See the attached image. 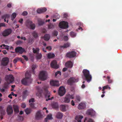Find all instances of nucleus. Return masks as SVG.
<instances>
[{
  "label": "nucleus",
  "instance_id": "1",
  "mask_svg": "<svg viewBox=\"0 0 122 122\" xmlns=\"http://www.w3.org/2000/svg\"><path fill=\"white\" fill-rule=\"evenodd\" d=\"M31 75V72L29 71H27L25 74V78L21 80L22 84L24 85H27L28 79L30 78Z\"/></svg>",
  "mask_w": 122,
  "mask_h": 122
},
{
  "label": "nucleus",
  "instance_id": "2",
  "mask_svg": "<svg viewBox=\"0 0 122 122\" xmlns=\"http://www.w3.org/2000/svg\"><path fill=\"white\" fill-rule=\"evenodd\" d=\"M82 73L86 80L88 82L90 81L92 79V76L90 74L89 71L86 69H84L82 71Z\"/></svg>",
  "mask_w": 122,
  "mask_h": 122
},
{
  "label": "nucleus",
  "instance_id": "3",
  "mask_svg": "<svg viewBox=\"0 0 122 122\" xmlns=\"http://www.w3.org/2000/svg\"><path fill=\"white\" fill-rule=\"evenodd\" d=\"M25 24L27 28L30 29L34 30L35 28V24L33 23L32 22L29 20H27L26 21Z\"/></svg>",
  "mask_w": 122,
  "mask_h": 122
},
{
  "label": "nucleus",
  "instance_id": "4",
  "mask_svg": "<svg viewBox=\"0 0 122 122\" xmlns=\"http://www.w3.org/2000/svg\"><path fill=\"white\" fill-rule=\"evenodd\" d=\"M47 73L46 71H41L39 75V78L40 80L44 81L47 79Z\"/></svg>",
  "mask_w": 122,
  "mask_h": 122
},
{
  "label": "nucleus",
  "instance_id": "5",
  "mask_svg": "<svg viewBox=\"0 0 122 122\" xmlns=\"http://www.w3.org/2000/svg\"><path fill=\"white\" fill-rule=\"evenodd\" d=\"M32 50L34 53L37 54L36 58L37 59H40L42 57V55L41 53H39V51L40 49L39 48H36V49L33 48H32Z\"/></svg>",
  "mask_w": 122,
  "mask_h": 122
},
{
  "label": "nucleus",
  "instance_id": "6",
  "mask_svg": "<svg viewBox=\"0 0 122 122\" xmlns=\"http://www.w3.org/2000/svg\"><path fill=\"white\" fill-rule=\"evenodd\" d=\"M74 98V96L73 95H70L68 94L66 95L65 97L63 98L64 102L66 103H69L71 99H73Z\"/></svg>",
  "mask_w": 122,
  "mask_h": 122
},
{
  "label": "nucleus",
  "instance_id": "7",
  "mask_svg": "<svg viewBox=\"0 0 122 122\" xmlns=\"http://www.w3.org/2000/svg\"><path fill=\"white\" fill-rule=\"evenodd\" d=\"M5 79L8 83H10L14 81V78L12 75H9L6 76Z\"/></svg>",
  "mask_w": 122,
  "mask_h": 122
},
{
  "label": "nucleus",
  "instance_id": "8",
  "mask_svg": "<svg viewBox=\"0 0 122 122\" xmlns=\"http://www.w3.org/2000/svg\"><path fill=\"white\" fill-rule=\"evenodd\" d=\"M59 26L60 28L66 29L68 27V23L67 22L63 21L59 23Z\"/></svg>",
  "mask_w": 122,
  "mask_h": 122
},
{
  "label": "nucleus",
  "instance_id": "9",
  "mask_svg": "<svg viewBox=\"0 0 122 122\" xmlns=\"http://www.w3.org/2000/svg\"><path fill=\"white\" fill-rule=\"evenodd\" d=\"M43 117V115L41 114L40 111H37L36 113L35 118L36 120H40Z\"/></svg>",
  "mask_w": 122,
  "mask_h": 122
},
{
  "label": "nucleus",
  "instance_id": "10",
  "mask_svg": "<svg viewBox=\"0 0 122 122\" xmlns=\"http://www.w3.org/2000/svg\"><path fill=\"white\" fill-rule=\"evenodd\" d=\"M66 92L65 89L63 86L60 87L59 89L58 94L61 96H63Z\"/></svg>",
  "mask_w": 122,
  "mask_h": 122
},
{
  "label": "nucleus",
  "instance_id": "11",
  "mask_svg": "<svg viewBox=\"0 0 122 122\" xmlns=\"http://www.w3.org/2000/svg\"><path fill=\"white\" fill-rule=\"evenodd\" d=\"M76 54V52L73 51L67 53L66 54V56L68 58H72L75 57Z\"/></svg>",
  "mask_w": 122,
  "mask_h": 122
},
{
  "label": "nucleus",
  "instance_id": "12",
  "mask_svg": "<svg viewBox=\"0 0 122 122\" xmlns=\"http://www.w3.org/2000/svg\"><path fill=\"white\" fill-rule=\"evenodd\" d=\"M12 30L10 29L5 30L2 32V35L4 36H6L10 35L11 33Z\"/></svg>",
  "mask_w": 122,
  "mask_h": 122
},
{
  "label": "nucleus",
  "instance_id": "13",
  "mask_svg": "<svg viewBox=\"0 0 122 122\" xmlns=\"http://www.w3.org/2000/svg\"><path fill=\"white\" fill-rule=\"evenodd\" d=\"M6 111L8 115H10L12 114L13 110L12 106L10 105H8L7 107Z\"/></svg>",
  "mask_w": 122,
  "mask_h": 122
},
{
  "label": "nucleus",
  "instance_id": "14",
  "mask_svg": "<svg viewBox=\"0 0 122 122\" xmlns=\"http://www.w3.org/2000/svg\"><path fill=\"white\" fill-rule=\"evenodd\" d=\"M25 51L24 49L21 47H17L15 49V51L16 52L20 54H22Z\"/></svg>",
  "mask_w": 122,
  "mask_h": 122
},
{
  "label": "nucleus",
  "instance_id": "15",
  "mask_svg": "<svg viewBox=\"0 0 122 122\" xmlns=\"http://www.w3.org/2000/svg\"><path fill=\"white\" fill-rule=\"evenodd\" d=\"M9 59L8 58L5 57L3 58L1 61V64L4 66H6L8 63Z\"/></svg>",
  "mask_w": 122,
  "mask_h": 122
},
{
  "label": "nucleus",
  "instance_id": "16",
  "mask_svg": "<svg viewBox=\"0 0 122 122\" xmlns=\"http://www.w3.org/2000/svg\"><path fill=\"white\" fill-rule=\"evenodd\" d=\"M51 66L52 68L57 69L58 68V66L57 65L56 61L54 60L52 61L51 63Z\"/></svg>",
  "mask_w": 122,
  "mask_h": 122
},
{
  "label": "nucleus",
  "instance_id": "17",
  "mask_svg": "<svg viewBox=\"0 0 122 122\" xmlns=\"http://www.w3.org/2000/svg\"><path fill=\"white\" fill-rule=\"evenodd\" d=\"M78 80L74 78L71 77L67 81V83L71 85L74 82H77Z\"/></svg>",
  "mask_w": 122,
  "mask_h": 122
},
{
  "label": "nucleus",
  "instance_id": "18",
  "mask_svg": "<svg viewBox=\"0 0 122 122\" xmlns=\"http://www.w3.org/2000/svg\"><path fill=\"white\" fill-rule=\"evenodd\" d=\"M86 114L91 116H93L95 115V112L93 109H89L87 111Z\"/></svg>",
  "mask_w": 122,
  "mask_h": 122
},
{
  "label": "nucleus",
  "instance_id": "19",
  "mask_svg": "<svg viewBox=\"0 0 122 122\" xmlns=\"http://www.w3.org/2000/svg\"><path fill=\"white\" fill-rule=\"evenodd\" d=\"M50 83L51 85L53 86H58L60 85L59 81H50Z\"/></svg>",
  "mask_w": 122,
  "mask_h": 122
},
{
  "label": "nucleus",
  "instance_id": "20",
  "mask_svg": "<svg viewBox=\"0 0 122 122\" xmlns=\"http://www.w3.org/2000/svg\"><path fill=\"white\" fill-rule=\"evenodd\" d=\"M0 118L1 120H2L3 118V117L5 115V109H4L2 107L0 110Z\"/></svg>",
  "mask_w": 122,
  "mask_h": 122
},
{
  "label": "nucleus",
  "instance_id": "21",
  "mask_svg": "<svg viewBox=\"0 0 122 122\" xmlns=\"http://www.w3.org/2000/svg\"><path fill=\"white\" fill-rule=\"evenodd\" d=\"M86 107V105L85 103L81 102L78 105V108L80 110L84 109Z\"/></svg>",
  "mask_w": 122,
  "mask_h": 122
},
{
  "label": "nucleus",
  "instance_id": "22",
  "mask_svg": "<svg viewBox=\"0 0 122 122\" xmlns=\"http://www.w3.org/2000/svg\"><path fill=\"white\" fill-rule=\"evenodd\" d=\"M47 9L45 8L44 7L38 9L37 10V12L38 13H42L46 11Z\"/></svg>",
  "mask_w": 122,
  "mask_h": 122
},
{
  "label": "nucleus",
  "instance_id": "23",
  "mask_svg": "<svg viewBox=\"0 0 122 122\" xmlns=\"http://www.w3.org/2000/svg\"><path fill=\"white\" fill-rule=\"evenodd\" d=\"M65 66L68 68H71L73 66V64L71 61H68L66 62L65 64Z\"/></svg>",
  "mask_w": 122,
  "mask_h": 122
},
{
  "label": "nucleus",
  "instance_id": "24",
  "mask_svg": "<svg viewBox=\"0 0 122 122\" xmlns=\"http://www.w3.org/2000/svg\"><path fill=\"white\" fill-rule=\"evenodd\" d=\"M28 95V92L26 90L24 91L23 92L22 97L23 99H25Z\"/></svg>",
  "mask_w": 122,
  "mask_h": 122
},
{
  "label": "nucleus",
  "instance_id": "25",
  "mask_svg": "<svg viewBox=\"0 0 122 122\" xmlns=\"http://www.w3.org/2000/svg\"><path fill=\"white\" fill-rule=\"evenodd\" d=\"M83 118L82 116H76L75 118L76 121L75 122H81V120Z\"/></svg>",
  "mask_w": 122,
  "mask_h": 122
},
{
  "label": "nucleus",
  "instance_id": "26",
  "mask_svg": "<svg viewBox=\"0 0 122 122\" xmlns=\"http://www.w3.org/2000/svg\"><path fill=\"white\" fill-rule=\"evenodd\" d=\"M63 116V114L62 113L60 112H58L57 113L56 117L58 119H61L62 118Z\"/></svg>",
  "mask_w": 122,
  "mask_h": 122
},
{
  "label": "nucleus",
  "instance_id": "27",
  "mask_svg": "<svg viewBox=\"0 0 122 122\" xmlns=\"http://www.w3.org/2000/svg\"><path fill=\"white\" fill-rule=\"evenodd\" d=\"M36 89L38 90V92L36 93V95L38 96H40L41 95V92H42V90H41V91H40V88L39 86H37L36 87Z\"/></svg>",
  "mask_w": 122,
  "mask_h": 122
},
{
  "label": "nucleus",
  "instance_id": "28",
  "mask_svg": "<svg viewBox=\"0 0 122 122\" xmlns=\"http://www.w3.org/2000/svg\"><path fill=\"white\" fill-rule=\"evenodd\" d=\"M13 107L14 110V111L15 113H17L19 112V108L17 106L14 105L13 106Z\"/></svg>",
  "mask_w": 122,
  "mask_h": 122
},
{
  "label": "nucleus",
  "instance_id": "29",
  "mask_svg": "<svg viewBox=\"0 0 122 122\" xmlns=\"http://www.w3.org/2000/svg\"><path fill=\"white\" fill-rule=\"evenodd\" d=\"M53 118L52 117V115L51 114H49L47 116L46 118L45 119V122H47L48 119L51 120Z\"/></svg>",
  "mask_w": 122,
  "mask_h": 122
},
{
  "label": "nucleus",
  "instance_id": "30",
  "mask_svg": "<svg viewBox=\"0 0 122 122\" xmlns=\"http://www.w3.org/2000/svg\"><path fill=\"white\" fill-rule=\"evenodd\" d=\"M50 38V35L48 34H46L44 36V39L45 41H48Z\"/></svg>",
  "mask_w": 122,
  "mask_h": 122
},
{
  "label": "nucleus",
  "instance_id": "31",
  "mask_svg": "<svg viewBox=\"0 0 122 122\" xmlns=\"http://www.w3.org/2000/svg\"><path fill=\"white\" fill-rule=\"evenodd\" d=\"M55 55L53 53H49L47 54V56L49 59H51L55 57Z\"/></svg>",
  "mask_w": 122,
  "mask_h": 122
},
{
  "label": "nucleus",
  "instance_id": "32",
  "mask_svg": "<svg viewBox=\"0 0 122 122\" xmlns=\"http://www.w3.org/2000/svg\"><path fill=\"white\" fill-rule=\"evenodd\" d=\"M53 108H58V105L57 102H54L52 104Z\"/></svg>",
  "mask_w": 122,
  "mask_h": 122
},
{
  "label": "nucleus",
  "instance_id": "33",
  "mask_svg": "<svg viewBox=\"0 0 122 122\" xmlns=\"http://www.w3.org/2000/svg\"><path fill=\"white\" fill-rule=\"evenodd\" d=\"M36 65H33L32 66V70L31 71H30V72H31V73L32 72L34 74L35 73L34 70L36 68Z\"/></svg>",
  "mask_w": 122,
  "mask_h": 122
},
{
  "label": "nucleus",
  "instance_id": "34",
  "mask_svg": "<svg viewBox=\"0 0 122 122\" xmlns=\"http://www.w3.org/2000/svg\"><path fill=\"white\" fill-rule=\"evenodd\" d=\"M61 109L62 112H65L66 111V107L64 105H62L61 106Z\"/></svg>",
  "mask_w": 122,
  "mask_h": 122
},
{
  "label": "nucleus",
  "instance_id": "35",
  "mask_svg": "<svg viewBox=\"0 0 122 122\" xmlns=\"http://www.w3.org/2000/svg\"><path fill=\"white\" fill-rule=\"evenodd\" d=\"M32 34L33 37L35 38H37L38 37L37 33L35 31H33L32 33Z\"/></svg>",
  "mask_w": 122,
  "mask_h": 122
},
{
  "label": "nucleus",
  "instance_id": "36",
  "mask_svg": "<svg viewBox=\"0 0 122 122\" xmlns=\"http://www.w3.org/2000/svg\"><path fill=\"white\" fill-rule=\"evenodd\" d=\"M70 45V44L68 43L64 44L63 46H61V47L63 48H66L69 47Z\"/></svg>",
  "mask_w": 122,
  "mask_h": 122
},
{
  "label": "nucleus",
  "instance_id": "37",
  "mask_svg": "<svg viewBox=\"0 0 122 122\" xmlns=\"http://www.w3.org/2000/svg\"><path fill=\"white\" fill-rule=\"evenodd\" d=\"M107 79L108 83H111L112 82V80L111 79V77L109 76H108L107 77Z\"/></svg>",
  "mask_w": 122,
  "mask_h": 122
},
{
  "label": "nucleus",
  "instance_id": "38",
  "mask_svg": "<svg viewBox=\"0 0 122 122\" xmlns=\"http://www.w3.org/2000/svg\"><path fill=\"white\" fill-rule=\"evenodd\" d=\"M16 16V14L15 13H12L11 16V19L12 20H13Z\"/></svg>",
  "mask_w": 122,
  "mask_h": 122
},
{
  "label": "nucleus",
  "instance_id": "39",
  "mask_svg": "<svg viewBox=\"0 0 122 122\" xmlns=\"http://www.w3.org/2000/svg\"><path fill=\"white\" fill-rule=\"evenodd\" d=\"M108 88H109V89H111V88L109 87V86L108 85L104 86L102 87V91H104L105 89H107Z\"/></svg>",
  "mask_w": 122,
  "mask_h": 122
},
{
  "label": "nucleus",
  "instance_id": "40",
  "mask_svg": "<svg viewBox=\"0 0 122 122\" xmlns=\"http://www.w3.org/2000/svg\"><path fill=\"white\" fill-rule=\"evenodd\" d=\"M54 25L53 24L50 23L48 25V27L49 29H52L54 28Z\"/></svg>",
  "mask_w": 122,
  "mask_h": 122
},
{
  "label": "nucleus",
  "instance_id": "41",
  "mask_svg": "<svg viewBox=\"0 0 122 122\" xmlns=\"http://www.w3.org/2000/svg\"><path fill=\"white\" fill-rule=\"evenodd\" d=\"M26 113L27 114L30 113L31 112V110L28 108H27L25 110Z\"/></svg>",
  "mask_w": 122,
  "mask_h": 122
},
{
  "label": "nucleus",
  "instance_id": "42",
  "mask_svg": "<svg viewBox=\"0 0 122 122\" xmlns=\"http://www.w3.org/2000/svg\"><path fill=\"white\" fill-rule=\"evenodd\" d=\"M76 35V33L74 32H71L70 33V35L72 37H75Z\"/></svg>",
  "mask_w": 122,
  "mask_h": 122
},
{
  "label": "nucleus",
  "instance_id": "43",
  "mask_svg": "<svg viewBox=\"0 0 122 122\" xmlns=\"http://www.w3.org/2000/svg\"><path fill=\"white\" fill-rule=\"evenodd\" d=\"M81 98L79 96H77L76 97V101L77 102L80 101Z\"/></svg>",
  "mask_w": 122,
  "mask_h": 122
},
{
  "label": "nucleus",
  "instance_id": "44",
  "mask_svg": "<svg viewBox=\"0 0 122 122\" xmlns=\"http://www.w3.org/2000/svg\"><path fill=\"white\" fill-rule=\"evenodd\" d=\"M58 32L56 31H54L52 33V35L53 36H56L58 34Z\"/></svg>",
  "mask_w": 122,
  "mask_h": 122
},
{
  "label": "nucleus",
  "instance_id": "45",
  "mask_svg": "<svg viewBox=\"0 0 122 122\" xmlns=\"http://www.w3.org/2000/svg\"><path fill=\"white\" fill-rule=\"evenodd\" d=\"M34 39L33 38H29L28 40V42L32 44L33 42Z\"/></svg>",
  "mask_w": 122,
  "mask_h": 122
},
{
  "label": "nucleus",
  "instance_id": "46",
  "mask_svg": "<svg viewBox=\"0 0 122 122\" xmlns=\"http://www.w3.org/2000/svg\"><path fill=\"white\" fill-rule=\"evenodd\" d=\"M20 60V58H16L14 59L13 61V62L15 64L18 61H19Z\"/></svg>",
  "mask_w": 122,
  "mask_h": 122
},
{
  "label": "nucleus",
  "instance_id": "47",
  "mask_svg": "<svg viewBox=\"0 0 122 122\" xmlns=\"http://www.w3.org/2000/svg\"><path fill=\"white\" fill-rule=\"evenodd\" d=\"M86 119L85 118L84 120V122H86ZM87 122H94L93 121V120L92 119H89L88 120Z\"/></svg>",
  "mask_w": 122,
  "mask_h": 122
},
{
  "label": "nucleus",
  "instance_id": "48",
  "mask_svg": "<svg viewBox=\"0 0 122 122\" xmlns=\"http://www.w3.org/2000/svg\"><path fill=\"white\" fill-rule=\"evenodd\" d=\"M9 16V15L6 14H5L2 16V18H8Z\"/></svg>",
  "mask_w": 122,
  "mask_h": 122
},
{
  "label": "nucleus",
  "instance_id": "49",
  "mask_svg": "<svg viewBox=\"0 0 122 122\" xmlns=\"http://www.w3.org/2000/svg\"><path fill=\"white\" fill-rule=\"evenodd\" d=\"M44 22L42 21L39 20L38 22V24L39 25H41L44 24Z\"/></svg>",
  "mask_w": 122,
  "mask_h": 122
},
{
  "label": "nucleus",
  "instance_id": "50",
  "mask_svg": "<svg viewBox=\"0 0 122 122\" xmlns=\"http://www.w3.org/2000/svg\"><path fill=\"white\" fill-rule=\"evenodd\" d=\"M34 105L35 104L33 103H31L30 104V107L32 108H34Z\"/></svg>",
  "mask_w": 122,
  "mask_h": 122
},
{
  "label": "nucleus",
  "instance_id": "51",
  "mask_svg": "<svg viewBox=\"0 0 122 122\" xmlns=\"http://www.w3.org/2000/svg\"><path fill=\"white\" fill-rule=\"evenodd\" d=\"M59 74L61 76V73L60 71H58L56 72L55 74V76L56 77V76L58 74Z\"/></svg>",
  "mask_w": 122,
  "mask_h": 122
},
{
  "label": "nucleus",
  "instance_id": "52",
  "mask_svg": "<svg viewBox=\"0 0 122 122\" xmlns=\"http://www.w3.org/2000/svg\"><path fill=\"white\" fill-rule=\"evenodd\" d=\"M63 39L65 41H67L68 39V36H64L63 38Z\"/></svg>",
  "mask_w": 122,
  "mask_h": 122
},
{
  "label": "nucleus",
  "instance_id": "53",
  "mask_svg": "<svg viewBox=\"0 0 122 122\" xmlns=\"http://www.w3.org/2000/svg\"><path fill=\"white\" fill-rule=\"evenodd\" d=\"M26 107V105L24 103H22L21 104V107L23 108H25Z\"/></svg>",
  "mask_w": 122,
  "mask_h": 122
},
{
  "label": "nucleus",
  "instance_id": "54",
  "mask_svg": "<svg viewBox=\"0 0 122 122\" xmlns=\"http://www.w3.org/2000/svg\"><path fill=\"white\" fill-rule=\"evenodd\" d=\"M27 12L26 11H25L22 13V15H27Z\"/></svg>",
  "mask_w": 122,
  "mask_h": 122
},
{
  "label": "nucleus",
  "instance_id": "55",
  "mask_svg": "<svg viewBox=\"0 0 122 122\" xmlns=\"http://www.w3.org/2000/svg\"><path fill=\"white\" fill-rule=\"evenodd\" d=\"M34 98H31L30 99L29 101V102L30 103L31 102L32 103H33V102H34Z\"/></svg>",
  "mask_w": 122,
  "mask_h": 122
},
{
  "label": "nucleus",
  "instance_id": "56",
  "mask_svg": "<svg viewBox=\"0 0 122 122\" xmlns=\"http://www.w3.org/2000/svg\"><path fill=\"white\" fill-rule=\"evenodd\" d=\"M7 46L5 45V44H3L2 45L0 46V47L2 48V49L5 48L4 47H6Z\"/></svg>",
  "mask_w": 122,
  "mask_h": 122
},
{
  "label": "nucleus",
  "instance_id": "57",
  "mask_svg": "<svg viewBox=\"0 0 122 122\" xmlns=\"http://www.w3.org/2000/svg\"><path fill=\"white\" fill-rule=\"evenodd\" d=\"M22 57L24 58V59L26 61L28 60V57L25 55H23Z\"/></svg>",
  "mask_w": 122,
  "mask_h": 122
},
{
  "label": "nucleus",
  "instance_id": "58",
  "mask_svg": "<svg viewBox=\"0 0 122 122\" xmlns=\"http://www.w3.org/2000/svg\"><path fill=\"white\" fill-rule=\"evenodd\" d=\"M19 22L20 23L22 24L23 22V19H20L19 21Z\"/></svg>",
  "mask_w": 122,
  "mask_h": 122
},
{
  "label": "nucleus",
  "instance_id": "59",
  "mask_svg": "<svg viewBox=\"0 0 122 122\" xmlns=\"http://www.w3.org/2000/svg\"><path fill=\"white\" fill-rule=\"evenodd\" d=\"M46 48L50 51H51V47L50 46L47 47Z\"/></svg>",
  "mask_w": 122,
  "mask_h": 122
},
{
  "label": "nucleus",
  "instance_id": "60",
  "mask_svg": "<svg viewBox=\"0 0 122 122\" xmlns=\"http://www.w3.org/2000/svg\"><path fill=\"white\" fill-rule=\"evenodd\" d=\"M55 15L56 16L55 17L57 19H58L60 17V16L58 14H56Z\"/></svg>",
  "mask_w": 122,
  "mask_h": 122
},
{
  "label": "nucleus",
  "instance_id": "61",
  "mask_svg": "<svg viewBox=\"0 0 122 122\" xmlns=\"http://www.w3.org/2000/svg\"><path fill=\"white\" fill-rule=\"evenodd\" d=\"M71 104L73 106H74L75 105L74 102L73 100L71 101Z\"/></svg>",
  "mask_w": 122,
  "mask_h": 122
},
{
  "label": "nucleus",
  "instance_id": "62",
  "mask_svg": "<svg viewBox=\"0 0 122 122\" xmlns=\"http://www.w3.org/2000/svg\"><path fill=\"white\" fill-rule=\"evenodd\" d=\"M20 38L24 40L25 41L26 40V39L25 37L22 36Z\"/></svg>",
  "mask_w": 122,
  "mask_h": 122
},
{
  "label": "nucleus",
  "instance_id": "63",
  "mask_svg": "<svg viewBox=\"0 0 122 122\" xmlns=\"http://www.w3.org/2000/svg\"><path fill=\"white\" fill-rule=\"evenodd\" d=\"M67 70V68L66 67H64L63 68V70H62V71L63 72H65V71H66Z\"/></svg>",
  "mask_w": 122,
  "mask_h": 122
},
{
  "label": "nucleus",
  "instance_id": "64",
  "mask_svg": "<svg viewBox=\"0 0 122 122\" xmlns=\"http://www.w3.org/2000/svg\"><path fill=\"white\" fill-rule=\"evenodd\" d=\"M8 87V85L7 84H5L4 86V87L5 88H7Z\"/></svg>",
  "mask_w": 122,
  "mask_h": 122
}]
</instances>
